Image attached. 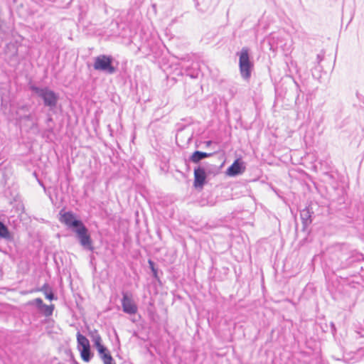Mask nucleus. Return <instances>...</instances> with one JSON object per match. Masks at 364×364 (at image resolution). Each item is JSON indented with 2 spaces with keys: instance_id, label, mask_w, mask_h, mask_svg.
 <instances>
[{
  "instance_id": "ddd939ff",
  "label": "nucleus",
  "mask_w": 364,
  "mask_h": 364,
  "mask_svg": "<svg viewBox=\"0 0 364 364\" xmlns=\"http://www.w3.org/2000/svg\"><path fill=\"white\" fill-rule=\"evenodd\" d=\"M41 312L46 316H50L52 315L53 311L54 310V305H45L43 304L41 307L39 308Z\"/></svg>"
},
{
  "instance_id": "a211bd4d",
  "label": "nucleus",
  "mask_w": 364,
  "mask_h": 364,
  "mask_svg": "<svg viewBox=\"0 0 364 364\" xmlns=\"http://www.w3.org/2000/svg\"><path fill=\"white\" fill-rule=\"evenodd\" d=\"M210 141L207 142V145H210Z\"/></svg>"
},
{
  "instance_id": "2eb2a0df",
  "label": "nucleus",
  "mask_w": 364,
  "mask_h": 364,
  "mask_svg": "<svg viewBox=\"0 0 364 364\" xmlns=\"http://www.w3.org/2000/svg\"><path fill=\"white\" fill-rule=\"evenodd\" d=\"M0 237L9 239L10 238V234L7 228L0 222Z\"/></svg>"
},
{
  "instance_id": "9b49d317",
  "label": "nucleus",
  "mask_w": 364,
  "mask_h": 364,
  "mask_svg": "<svg viewBox=\"0 0 364 364\" xmlns=\"http://www.w3.org/2000/svg\"><path fill=\"white\" fill-rule=\"evenodd\" d=\"M90 336L92 339V341L94 343V346L97 348V350L101 349V350L103 349L104 347H105L102 344V340L100 334L97 333V331H94L90 333Z\"/></svg>"
},
{
  "instance_id": "6e6552de",
  "label": "nucleus",
  "mask_w": 364,
  "mask_h": 364,
  "mask_svg": "<svg viewBox=\"0 0 364 364\" xmlns=\"http://www.w3.org/2000/svg\"><path fill=\"white\" fill-rule=\"evenodd\" d=\"M206 172L204 168L198 167L194 170V183L196 188H202L205 183Z\"/></svg>"
},
{
  "instance_id": "423d86ee",
  "label": "nucleus",
  "mask_w": 364,
  "mask_h": 364,
  "mask_svg": "<svg viewBox=\"0 0 364 364\" xmlns=\"http://www.w3.org/2000/svg\"><path fill=\"white\" fill-rule=\"evenodd\" d=\"M77 235V237L80 240V242L82 247L85 248L92 249L91 240L89 234L87 233V230L85 227V225L80 226L78 229H76L75 231Z\"/></svg>"
},
{
  "instance_id": "f257e3e1",
  "label": "nucleus",
  "mask_w": 364,
  "mask_h": 364,
  "mask_svg": "<svg viewBox=\"0 0 364 364\" xmlns=\"http://www.w3.org/2000/svg\"><path fill=\"white\" fill-rule=\"evenodd\" d=\"M237 55L239 58L240 75L245 80H248L251 77V73L253 68V63L250 58L249 49L242 48L241 50L237 53Z\"/></svg>"
},
{
  "instance_id": "f03ea898",
  "label": "nucleus",
  "mask_w": 364,
  "mask_h": 364,
  "mask_svg": "<svg viewBox=\"0 0 364 364\" xmlns=\"http://www.w3.org/2000/svg\"><path fill=\"white\" fill-rule=\"evenodd\" d=\"M35 95L43 100L46 106L54 107L58 100V95L48 87H32Z\"/></svg>"
},
{
  "instance_id": "0eeeda50",
  "label": "nucleus",
  "mask_w": 364,
  "mask_h": 364,
  "mask_svg": "<svg viewBox=\"0 0 364 364\" xmlns=\"http://www.w3.org/2000/svg\"><path fill=\"white\" fill-rule=\"evenodd\" d=\"M245 170L244 162L240 159H237L234 163L227 169L226 174L229 176H235L242 174Z\"/></svg>"
},
{
  "instance_id": "20e7f679",
  "label": "nucleus",
  "mask_w": 364,
  "mask_h": 364,
  "mask_svg": "<svg viewBox=\"0 0 364 364\" xmlns=\"http://www.w3.org/2000/svg\"><path fill=\"white\" fill-rule=\"evenodd\" d=\"M60 221L72 229L74 232L80 226L83 225L82 223L77 218V216L71 212L60 211Z\"/></svg>"
},
{
  "instance_id": "39448f33",
  "label": "nucleus",
  "mask_w": 364,
  "mask_h": 364,
  "mask_svg": "<svg viewBox=\"0 0 364 364\" xmlns=\"http://www.w3.org/2000/svg\"><path fill=\"white\" fill-rule=\"evenodd\" d=\"M112 59L108 55H99L95 59L94 68L97 70L105 71L108 73H113L115 70L112 65Z\"/></svg>"
},
{
  "instance_id": "f8f14e48",
  "label": "nucleus",
  "mask_w": 364,
  "mask_h": 364,
  "mask_svg": "<svg viewBox=\"0 0 364 364\" xmlns=\"http://www.w3.org/2000/svg\"><path fill=\"white\" fill-rule=\"evenodd\" d=\"M210 156H212V154H210V153H205V152L196 151L193 152V154L191 155V160L193 163H198L201 159H203L204 158L209 157Z\"/></svg>"
},
{
  "instance_id": "7ed1b4c3",
  "label": "nucleus",
  "mask_w": 364,
  "mask_h": 364,
  "mask_svg": "<svg viewBox=\"0 0 364 364\" xmlns=\"http://www.w3.org/2000/svg\"><path fill=\"white\" fill-rule=\"evenodd\" d=\"M77 349L80 351L81 358L85 362H89L92 356L89 340L78 332L77 333Z\"/></svg>"
},
{
  "instance_id": "1a4fd4ad",
  "label": "nucleus",
  "mask_w": 364,
  "mask_h": 364,
  "mask_svg": "<svg viewBox=\"0 0 364 364\" xmlns=\"http://www.w3.org/2000/svg\"><path fill=\"white\" fill-rule=\"evenodd\" d=\"M123 311L129 314H134L137 311V307L132 298L127 294H124L122 299Z\"/></svg>"
},
{
  "instance_id": "dca6fc26",
  "label": "nucleus",
  "mask_w": 364,
  "mask_h": 364,
  "mask_svg": "<svg viewBox=\"0 0 364 364\" xmlns=\"http://www.w3.org/2000/svg\"><path fill=\"white\" fill-rule=\"evenodd\" d=\"M29 304L36 305L38 309L43 306V301L41 299H36L31 301L29 302Z\"/></svg>"
},
{
  "instance_id": "4468645a",
  "label": "nucleus",
  "mask_w": 364,
  "mask_h": 364,
  "mask_svg": "<svg viewBox=\"0 0 364 364\" xmlns=\"http://www.w3.org/2000/svg\"><path fill=\"white\" fill-rule=\"evenodd\" d=\"M39 291L43 292L46 299L49 300H53L55 299L54 295L50 289V288L47 285L44 284Z\"/></svg>"
},
{
  "instance_id": "f3484780",
  "label": "nucleus",
  "mask_w": 364,
  "mask_h": 364,
  "mask_svg": "<svg viewBox=\"0 0 364 364\" xmlns=\"http://www.w3.org/2000/svg\"><path fill=\"white\" fill-rule=\"evenodd\" d=\"M149 263L150 267H151V269L153 270V272H154V273H156V272H155L154 267V263H153V262H151V260H149Z\"/></svg>"
},
{
  "instance_id": "9d476101",
  "label": "nucleus",
  "mask_w": 364,
  "mask_h": 364,
  "mask_svg": "<svg viewBox=\"0 0 364 364\" xmlns=\"http://www.w3.org/2000/svg\"><path fill=\"white\" fill-rule=\"evenodd\" d=\"M97 352L103 364H116L114 358L106 347H104L102 350L101 349L98 350Z\"/></svg>"
}]
</instances>
